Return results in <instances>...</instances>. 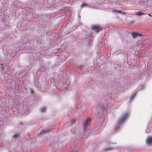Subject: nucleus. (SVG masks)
I'll return each instance as SVG.
<instances>
[{
	"mask_svg": "<svg viewBox=\"0 0 152 152\" xmlns=\"http://www.w3.org/2000/svg\"><path fill=\"white\" fill-rule=\"evenodd\" d=\"M91 122V120L90 118H88L84 122L83 124L84 127L85 128Z\"/></svg>",
	"mask_w": 152,
	"mask_h": 152,
	"instance_id": "f257e3e1",
	"label": "nucleus"
},
{
	"mask_svg": "<svg viewBox=\"0 0 152 152\" xmlns=\"http://www.w3.org/2000/svg\"><path fill=\"white\" fill-rule=\"evenodd\" d=\"M127 114H125L123 115L122 117L119 119L118 121V123L119 124H121L126 119V118L127 116Z\"/></svg>",
	"mask_w": 152,
	"mask_h": 152,
	"instance_id": "f03ea898",
	"label": "nucleus"
},
{
	"mask_svg": "<svg viewBox=\"0 0 152 152\" xmlns=\"http://www.w3.org/2000/svg\"><path fill=\"white\" fill-rule=\"evenodd\" d=\"M127 114H125L123 115L122 117L119 119L118 121V123L119 124H121L126 119V118L127 116Z\"/></svg>",
	"mask_w": 152,
	"mask_h": 152,
	"instance_id": "7ed1b4c3",
	"label": "nucleus"
},
{
	"mask_svg": "<svg viewBox=\"0 0 152 152\" xmlns=\"http://www.w3.org/2000/svg\"><path fill=\"white\" fill-rule=\"evenodd\" d=\"M132 37L134 38H136L138 36H142V35L141 34L138 33L136 32L133 33L132 34Z\"/></svg>",
	"mask_w": 152,
	"mask_h": 152,
	"instance_id": "20e7f679",
	"label": "nucleus"
},
{
	"mask_svg": "<svg viewBox=\"0 0 152 152\" xmlns=\"http://www.w3.org/2000/svg\"><path fill=\"white\" fill-rule=\"evenodd\" d=\"M146 142L148 144H152V137L149 138L147 139Z\"/></svg>",
	"mask_w": 152,
	"mask_h": 152,
	"instance_id": "39448f33",
	"label": "nucleus"
},
{
	"mask_svg": "<svg viewBox=\"0 0 152 152\" xmlns=\"http://www.w3.org/2000/svg\"><path fill=\"white\" fill-rule=\"evenodd\" d=\"M112 12L118 14H121L122 12L120 10H116L113 9L112 10Z\"/></svg>",
	"mask_w": 152,
	"mask_h": 152,
	"instance_id": "423d86ee",
	"label": "nucleus"
},
{
	"mask_svg": "<svg viewBox=\"0 0 152 152\" xmlns=\"http://www.w3.org/2000/svg\"><path fill=\"white\" fill-rule=\"evenodd\" d=\"M100 27L99 26L97 25H94L92 26V28H100Z\"/></svg>",
	"mask_w": 152,
	"mask_h": 152,
	"instance_id": "0eeeda50",
	"label": "nucleus"
},
{
	"mask_svg": "<svg viewBox=\"0 0 152 152\" xmlns=\"http://www.w3.org/2000/svg\"><path fill=\"white\" fill-rule=\"evenodd\" d=\"M143 14V13L139 11L136 12L135 15L137 16H141Z\"/></svg>",
	"mask_w": 152,
	"mask_h": 152,
	"instance_id": "6e6552de",
	"label": "nucleus"
},
{
	"mask_svg": "<svg viewBox=\"0 0 152 152\" xmlns=\"http://www.w3.org/2000/svg\"><path fill=\"white\" fill-rule=\"evenodd\" d=\"M13 137L15 138H17L19 137V135L18 134H16L14 135Z\"/></svg>",
	"mask_w": 152,
	"mask_h": 152,
	"instance_id": "1a4fd4ad",
	"label": "nucleus"
},
{
	"mask_svg": "<svg viewBox=\"0 0 152 152\" xmlns=\"http://www.w3.org/2000/svg\"><path fill=\"white\" fill-rule=\"evenodd\" d=\"M84 67V66L83 65H79L78 66V68L80 69H83Z\"/></svg>",
	"mask_w": 152,
	"mask_h": 152,
	"instance_id": "9d476101",
	"label": "nucleus"
},
{
	"mask_svg": "<svg viewBox=\"0 0 152 152\" xmlns=\"http://www.w3.org/2000/svg\"><path fill=\"white\" fill-rule=\"evenodd\" d=\"M102 111H106L107 110V108L105 107H103L102 109Z\"/></svg>",
	"mask_w": 152,
	"mask_h": 152,
	"instance_id": "9b49d317",
	"label": "nucleus"
},
{
	"mask_svg": "<svg viewBox=\"0 0 152 152\" xmlns=\"http://www.w3.org/2000/svg\"><path fill=\"white\" fill-rule=\"evenodd\" d=\"M46 17L45 16H42V18H43V21H44L46 19Z\"/></svg>",
	"mask_w": 152,
	"mask_h": 152,
	"instance_id": "f8f14e48",
	"label": "nucleus"
},
{
	"mask_svg": "<svg viewBox=\"0 0 152 152\" xmlns=\"http://www.w3.org/2000/svg\"><path fill=\"white\" fill-rule=\"evenodd\" d=\"M46 109H45V108H43L42 110H41V111L42 112H45V110H46Z\"/></svg>",
	"mask_w": 152,
	"mask_h": 152,
	"instance_id": "ddd939ff",
	"label": "nucleus"
},
{
	"mask_svg": "<svg viewBox=\"0 0 152 152\" xmlns=\"http://www.w3.org/2000/svg\"><path fill=\"white\" fill-rule=\"evenodd\" d=\"M30 92L32 94H33L34 93V91L32 89H30Z\"/></svg>",
	"mask_w": 152,
	"mask_h": 152,
	"instance_id": "4468645a",
	"label": "nucleus"
},
{
	"mask_svg": "<svg viewBox=\"0 0 152 152\" xmlns=\"http://www.w3.org/2000/svg\"><path fill=\"white\" fill-rule=\"evenodd\" d=\"M87 5V4H85V3H84V4H82L81 5V7H82V6H84V7H85Z\"/></svg>",
	"mask_w": 152,
	"mask_h": 152,
	"instance_id": "2eb2a0df",
	"label": "nucleus"
},
{
	"mask_svg": "<svg viewBox=\"0 0 152 152\" xmlns=\"http://www.w3.org/2000/svg\"><path fill=\"white\" fill-rule=\"evenodd\" d=\"M97 30L96 31H97V32H98L99 31H100V29H96Z\"/></svg>",
	"mask_w": 152,
	"mask_h": 152,
	"instance_id": "dca6fc26",
	"label": "nucleus"
},
{
	"mask_svg": "<svg viewBox=\"0 0 152 152\" xmlns=\"http://www.w3.org/2000/svg\"><path fill=\"white\" fill-rule=\"evenodd\" d=\"M111 149H112V148H107V150H110Z\"/></svg>",
	"mask_w": 152,
	"mask_h": 152,
	"instance_id": "f3484780",
	"label": "nucleus"
}]
</instances>
